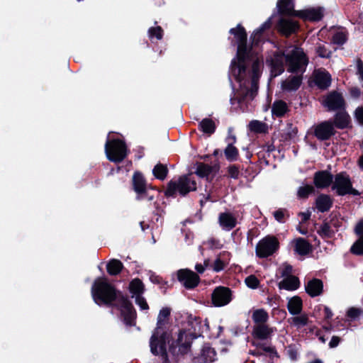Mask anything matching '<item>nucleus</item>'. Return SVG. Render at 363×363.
<instances>
[{
	"instance_id": "nucleus-1",
	"label": "nucleus",
	"mask_w": 363,
	"mask_h": 363,
	"mask_svg": "<svg viewBox=\"0 0 363 363\" xmlns=\"http://www.w3.org/2000/svg\"><path fill=\"white\" fill-rule=\"evenodd\" d=\"M286 61L287 70L290 72L303 73L308 65V60L303 50L294 45L287 48L285 53H275L267 60L271 67L272 76L275 77L281 74L284 70V61Z\"/></svg>"
},
{
	"instance_id": "nucleus-2",
	"label": "nucleus",
	"mask_w": 363,
	"mask_h": 363,
	"mask_svg": "<svg viewBox=\"0 0 363 363\" xmlns=\"http://www.w3.org/2000/svg\"><path fill=\"white\" fill-rule=\"evenodd\" d=\"M238 40L237 57L231 64V72L235 79L241 82L245 74V60L249 57L250 51L246 46L247 34L244 28L238 26L230 31Z\"/></svg>"
},
{
	"instance_id": "nucleus-3",
	"label": "nucleus",
	"mask_w": 363,
	"mask_h": 363,
	"mask_svg": "<svg viewBox=\"0 0 363 363\" xmlns=\"http://www.w3.org/2000/svg\"><path fill=\"white\" fill-rule=\"evenodd\" d=\"M91 295L97 304L101 303L109 304L118 298L115 289L104 277L98 278L94 281L91 288Z\"/></svg>"
},
{
	"instance_id": "nucleus-4",
	"label": "nucleus",
	"mask_w": 363,
	"mask_h": 363,
	"mask_svg": "<svg viewBox=\"0 0 363 363\" xmlns=\"http://www.w3.org/2000/svg\"><path fill=\"white\" fill-rule=\"evenodd\" d=\"M170 337L168 333H157L153 332L150 340V347L151 352L162 357L164 363H167L168 354L167 344L169 343Z\"/></svg>"
},
{
	"instance_id": "nucleus-5",
	"label": "nucleus",
	"mask_w": 363,
	"mask_h": 363,
	"mask_svg": "<svg viewBox=\"0 0 363 363\" xmlns=\"http://www.w3.org/2000/svg\"><path fill=\"white\" fill-rule=\"evenodd\" d=\"M196 189V182L189 176H183L177 182L169 183L165 194L167 196H173L178 191L181 195L184 196L191 191H195Z\"/></svg>"
},
{
	"instance_id": "nucleus-6",
	"label": "nucleus",
	"mask_w": 363,
	"mask_h": 363,
	"mask_svg": "<svg viewBox=\"0 0 363 363\" xmlns=\"http://www.w3.org/2000/svg\"><path fill=\"white\" fill-rule=\"evenodd\" d=\"M332 189L335 191L339 196H344L348 194L353 195L359 194V192L352 188L350 177L343 172L337 174L333 177Z\"/></svg>"
},
{
	"instance_id": "nucleus-7",
	"label": "nucleus",
	"mask_w": 363,
	"mask_h": 363,
	"mask_svg": "<svg viewBox=\"0 0 363 363\" xmlns=\"http://www.w3.org/2000/svg\"><path fill=\"white\" fill-rule=\"evenodd\" d=\"M105 152L107 158L114 162H120L126 157V147L122 140H113L106 142Z\"/></svg>"
},
{
	"instance_id": "nucleus-8",
	"label": "nucleus",
	"mask_w": 363,
	"mask_h": 363,
	"mask_svg": "<svg viewBox=\"0 0 363 363\" xmlns=\"http://www.w3.org/2000/svg\"><path fill=\"white\" fill-rule=\"evenodd\" d=\"M279 247V242L274 236H266L259 241L256 246V255L261 258L273 255Z\"/></svg>"
},
{
	"instance_id": "nucleus-9",
	"label": "nucleus",
	"mask_w": 363,
	"mask_h": 363,
	"mask_svg": "<svg viewBox=\"0 0 363 363\" xmlns=\"http://www.w3.org/2000/svg\"><path fill=\"white\" fill-rule=\"evenodd\" d=\"M211 299L215 306H225L231 301V291L224 286L216 287L212 293Z\"/></svg>"
},
{
	"instance_id": "nucleus-10",
	"label": "nucleus",
	"mask_w": 363,
	"mask_h": 363,
	"mask_svg": "<svg viewBox=\"0 0 363 363\" xmlns=\"http://www.w3.org/2000/svg\"><path fill=\"white\" fill-rule=\"evenodd\" d=\"M178 280L186 289L196 287L200 281L199 277L194 272L189 269H180L177 272Z\"/></svg>"
},
{
	"instance_id": "nucleus-11",
	"label": "nucleus",
	"mask_w": 363,
	"mask_h": 363,
	"mask_svg": "<svg viewBox=\"0 0 363 363\" xmlns=\"http://www.w3.org/2000/svg\"><path fill=\"white\" fill-rule=\"evenodd\" d=\"M262 61L257 59L252 65V88L250 90L245 91V89H241L240 91V95H243L242 99L249 97L250 99H252L257 92V85L256 83L257 79H258L261 67H262Z\"/></svg>"
},
{
	"instance_id": "nucleus-12",
	"label": "nucleus",
	"mask_w": 363,
	"mask_h": 363,
	"mask_svg": "<svg viewBox=\"0 0 363 363\" xmlns=\"http://www.w3.org/2000/svg\"><path fill=\"white\" fill-rule=\"evenodd\" d=\"M120 310L126 324H131L135 318V313L131 303L123 296H120Z\"/></svg>"
},
{
	"instance_id": "nucleus-13",
	"label": "nucleus",
	"mask_w": 363,
	"mask_h": 363,
	"mask_svg": "<svg viewBox=\"0 0 363 363\" xmlns=\"http://www.w3.org/2000/svg\"><path fill=\"white\" fill-rule=\"evenodd\" d=\"M170 313H171V309L167 307L162 308L160 311L157 318V326L154 330L155 333H167L165 330V328H167V325L169 324Z\"/></svg>"
},
{
	"instance_id": "nucleus-14",
	"label": "nucleus",
	"mask_w": 363,
	"mask_h": 363,
	"mask_svg": "<svg viewBox=\"0 0 363 363\" xmlns=\"http://www.w3.org/2000/svg\"><path fill=\"white\" fill-rule=\"evenodd\" d=\"M323 16L320 8H311L305 10L297 11L295 16H298L305 21H319Z\"/></svg>"
},
{
	"instance_id": "nucleus-15",
	"label": "nucleus",
	"mask_w": 363,
	"mask_h": 363,
	"mask_svg": "<svg viewBox=\"0 0 363 363\" xmlns=\"http://www.w3.org/2000/svg\"><path fill=\"white\" fill-rule=\"evenodd\" d=\"M323 105L328 110H335L344 106V99L340 94L332 92L325 97L323 101Z\"/></svg>"
},
{
	"instance_id": "nucleus-16",
	"label": "nucleus",
	"mask_w": 363,
	"mask_h": 363,
	"mask_svg": "<svg viewBox=\"0 0 363 363\" xmlns=\"http://www.w3.org/2000/svg\"><path fill=\"white\" fill-rule=\"evenodd\" d=\"M334 134V126L328 121L318 125L315 128V135L321 140H327Z\"/></svg>"
},
{
	"instance_id": "nucleus-17",
	"label": "nucleus",
	"mask_w": 363,
	"mask_h": 363,
	"mask_svg": "<svg viewBox=\"0 0 363 363\" xmlns=\"http://www.w3.org/2000/svg\"><path fill=\"white\" fill-rule=\"evenodd\" d=\"M333 175L327 171H320L315 174L313 182L317 188L324 189L332 184Z\"/></svg>"
},
{
	"instance_id": "nucleus-18",
	"label": "nucleus",
	"mask_w": 363,
	"mask_h": 363,
	"mask_svg": "<svg viewBox=\"0 0 363 363\" xmlns=\"http://www.w3.org/2000/svg\"><path fill=\"white\" fill-rule=\"evenodd\" d=\"M291 244L294 252L299 255H306L312 251V245L304 238H295L291 242Z\"/></svg>"
},
{
	"instance_id": "nucleus-19",
	"label": "nucleus",
	"mask_w": 363,
	"mask_h": 363,
	"mask_svg": "<svg viewBox=\"0 0 363 363\" xmlns=\"http://www.w3.org/2000/svg\"><path fill=\"white\" fill-rule=\"evenodd\" d=\"M313 80L315 84L322 89H327L331 84V77L325 70H315L313 72Z\"/></svg>"
},
{
	"instance_id": "nucleus-20",
	"label": "nucleus",
	"mask_w": 363,
	"mask_h": 363,
	"mask_svg": "<svg viewBox=\"0 0 363 363\" xmlns=\"http://www.w3.org/2000/svg\"><path fill=\"white\" fill-rule=\"evenodd\" d=\"M274 330V328L265 323L255 325L252 330V336L259 340H265L269 338Z\"/></svg>"
},
{
	"instance_id": "nucleus-21",
	"label": "nucleus",
	"mask_w": 363,
	"mask_h": 363,
	"mask_svg": "<svg viewBox=\"0 0 363 363\" xmlns=\"http://www.w3.org/2000/svg\"><path fill=\"white\" fill-rule=\"evenodd\" d=\"M278 28L282 34L288 36L298 29V25L295 21L282 18L279 22Z\"/></svg>"
},
{
	"instance_id": "nucleus-22",
	"label": "nucleus",
	"mask_w": 363,
	"mask_h": 363,
	"mask_svg": "<svg viewBox=\"0 0 363 363\" xmlns=\"http://www.w3.org/2000/svg\"><path fill=\"white\" fill-rule=\"evenodd\" d=\"M133 183L134 190L138 193V199H143V194L146 193V183L143 176L139 173L135 172L133 177Z\"/></svg>"
},
{
	"instance_id": "nucleus-23",
	"label": "nucleus",
	"mask_w": 363,
	"mask_h": 363,
	"mask_svg": "<svg viewBox=\"0 0 363 363\" xmlns=\"http://www.w3.org/2000/svg\"><path fill=\"white\" fill-rule=\"evenodd\" d=\"M218 222L220 227L226 230H230L235 227L237 220L230 213H221L218 216Z\"/></svg>"
},
{
	"instance_id": "nucleus-24",
	"label": "nucleus",
	"mask_w": 363,
	"mask_h": 363,
	"mask_svg": "<svg viewBox=\"0 0 363 363\" xmlns=\"http://www.w3.org/2000/svg\"><path fill=\"white\" fill-rule=\"evenodd\" d=\"M301 82L302 77L299 75L289 77L281 82V87L285 91H294L299 88Z\"/></svg>"
},
{
	"instance_id": "nucleus-25",
	"label": "nucleus",
	"mask_w": 363,
	"mask_h": 363,
	"mask_svg": "<svg viewBox=\"0 0 363 363\" xmlns=\"http://www.w3.org/2000/svg\"><path fill=\"white\" fill-rule=\"evenodd\" d=\"M323 287V282L320 279H314L308 282L306 291L311 296L314 297L321 294Z\"/></svg>"
},
{
	"instance_id": "nucleus-26",
	"label": "nucleus",
	"mask_w": 363,
	"mask_h": 363,
	"mask_svg": "<svg viewBox=\"0 0 363 363\" xmlns=\"http://www.w3.org/2000/svg\"><path fill=\"white\" fill-rule=\"evenodd\" d=\"M299 280L296 277L288 276L284 279L279 284V287L281 289H286L288 291H294L299 287Z\"/></svg>"
},
{
	"instance_id": "nucleus-27",
	"label": "nucleus",
	"mask_w": 363,
	"mask_h": 363,
	"mask_svg": "<svg viewBox=\"0 0 363 363\" xmlns=\"http://www.w3.org/2000/svg\"><path fill=\"white\" fill-rule=\"evenodd\" d=\"M294 3L292 0H279L277 8L279 12L289 16H295L297 11L294 10Z\"/></svg>"
},
{
	"instance_id": "nucleus-28",
	"label": "nucleus",
	"mask_w": 363,
	"mask_h": 363,
	"mask_svg": "<svg viewBox=\"0 0 363 363\" xmlns=\"http://www.w3.org/2000/svg\"><path fill=\"white\" fill-rule=\"evenodd\" d=\"M315 203L319 211L325 212L330 208L333 201L329 196L321 194L316 199Z\"/></svg>"
},
{
	"instance_id": "nucleus-29",
	"label": "nucleus",
	"mask_w": 363,
	"mask_h": 363,
	"mask_svg": "<svg viewBox=\"0 0 363 363\" xmlns=\"http://www.w3.org/2000/svg\"><path fill=\"white\" fill-rule=\"evenodd\" d=\"M287 308L292 315H298L302 311V301L300 297L296 296L288 301Z\"/></svg>"
},
{
	"instance_id": "nucleus-30",
	"label": "nucleus",
	"mask_w": 363,
	"mask_h": 363,
	"mask_svg": "<svg viewBox=\"0 0 363 363\" xmlns=\"http://www.w3.org/2000/svg\"><path fill=\"white\" fill-rule=\"evenodd\" d=\"M248 129L255 133H266L268 132V125L260 121L253 120L248 124Z\"/></svg>"
},
{
	"instance_id": "nucleus-31",
	"label": "nucleus",
	"mask_w": 363,
	"mask_h": 363,
	"mask_svg": "<svg viewBox=\"0 0 363 363\" xmlns=\"http://www.w3.org/2000/svg\"><path fill=\"white\" fill-rule=\"evenodd\" d=\"M334 123L337 128H345L350 124V116L345 112H340L336 114Z\"/></svg>"
},
{
	"instance_id": "nucleus-32",
	"label": "nucleus",
	"mask_w": 363,
	"mask_h": 363,
	"mask_svg": "<svg viewBox=\"0 0 363 363\" xmlns=\"http://www.w3.org/2000/svg\"><path fill=\"white\" fill-rule=\"evenodd\" d=\"M252 318L255 325H259L266 323L268 320L269 315L264 309H257L253 312Z\"/></svg>"
},
{
	"instance_id": "nucleus-33",
	"label": "nucleus",
	"mask_w": 363,
	"mask_h": 363,
	"mask_svg": "<svg viewBox=\"0 0 363 363\" xmlns=\"http://www.w3.org/2000/svg\"><path fill=\"white\" fill-rule=\"evenodd\" d=\"M200 129L204 133L211 135L216 130L215 123L210 118H204L199 123Z\"/></svg>"
},
{
	"instance_id": "nucleus-34",
	"label": "nucleus",
	"mask_w": 363,
	"mask_h": 363,
	"mask_svg": "<svg viewBox=\"0 0 363 363\" xmlns=\"http://www.w3.org/2000/svg\"><path fill=\"white\" fill-rule=\"evenodd\" d=\"M288 111L286 104L283 101H277L273 104L272 112V114L280 117L284 115Z\"/></svg>"
},
{
	"instance_id": "nucleus-35",
	"label": "nucleus",
	"mask_w": 363,
	"mask_h": 363,
	"mask_svg": "<svg viewBox=\"0 0 363 363\" xmlns=\"http://www.w3.org/2000/svg\"><path fill=\"white\" fill-rule=\"evenodd\" d=\"M308 318L306 314H301L299 315L294 316L288 320V322L299 328L301 327L305 326L308 324Z\"/></svg>"
},
{
	"instance_id": "nucleus-36",
	"label": "nucleus",
	"mask_w": 363,
	"mask_h": 363,
	"mask_svg": "<svg viewBox=\"0 0 363 363\" xmlns=\"http://www.w3.org/2000/svg\"><path fill=\"white\" fill-rule=\"evenodd\" d=\"M107 271L111 275L118 274L123 268V264L118 259H111L106 266Z\"/></svg>"
},
{
	"instance_id": "nucleus-37",
	"label": "nucleus",
	"mask_w": 363,
	"mask_h": 363,
	"mask_svg": "<svg viewBox=\"0 0 363 363\" xmlns=\"http://www.w3.org/2000/svg\"><path fill=\"white\" fill-rule=\"evenodd\" d=\"M315 51L318 56L325 58L330 57L333 52L330 48V45L326 43H318Z\"/></svg>"
},
{
	"instance_id": "nucleus-38",
	"label": "nucleus",
	"mask_w": 363,
	"mask_h": 363,
	"mask_svg": "<svg viewBox=\"0 0 363 363\" xmlns=\"http://www.w3.org/2000/svg\"><path fill=\"white\" fill-rule=\"evenodd\" d=\"M130 291L132 294L137 296H140L143 292L144 286L142 281L138 279H133L130 284Z\"/></svg>"
},
{
	"instance_id": "nucleus-39",
	"label": "nucleus",
	"mask_w": 363,
	"mask_h": 363,
	"mask_svg": "<svg viewBox=\"0 0 363 363\" xmlns=\"http://www.w3.org/2000/svg\"><path fill=\"white\" fill-rule=\"evenodd\" d=\"M270 22L266 21L258 29H257L251 36L252 39V45H255L258 43L262 32L270 27Z\"/></svg>"
},
{
	"instance_id": "nucleus-40",
	"label": "nucleus",
	"mask_w": 363,
	"mask_h": 363,
	"mask_svg": "<svg viewBox=\"0 0 363 363\" xmlns=\"http://www.w3.org/2000/svg\"><path fill=\"white\" fill-rule=\"evenodd\" d=\"M167 172L168 170L167 167L162 164H157L152 170V173L155 177L161 180L165 179Z\"/></svg>"
},
{
	"instance_id": "nucleus-41",
	"label": "nucleus",
	"mask_w": 363,
	"mask_h": 363,
	"mask_svg": "<svg viewBox=\"0 0 363 363\" xmlns=\"http://www.w3.org/2000/svg\"><path fill=\"white\" fill-rule=\"evenodd\" d=\"M225 155L230 161L236 160L238 157V150L232 144H229L225 149Z\"/></svg>"
},
{
	"instance_id": "nucleus-42",
	"label": "nucleus",
	"mask_w": 363,
	"mask_h": 363,
	"mask_svg": "<svg viewBox=\"0 0 363 363\" xmlns=\"http://www.w3.org/2000/svg\"><path fill=\"white\" fill-rule=\"evenodd\" d=\"M318 233L324 238H330L334 234L333 230L328 223L322 224L318 230Z\"/></svg>"
},
{
	"instance_id": "nucleus-43",
	"label": "nucleus",
	"mask_w": 363,
	"mask_h": 363,
	"mask_svg": "<svg viewBox=\"0 0 363 363\" xmlns=\"http://www.w3.org/2000/svg\"><path fill=\"white\" fill-rule=\"evenodd\" d=\"M213 168L208 164H201L199 165L196 169V174L201 177L208 176Z\"/></svg>"
},
{
	"instance_id": "nucleus-44",
	"label": "nucleus",
	"mask_w": 363,
	"mask_h": 363,
	"mask_svg": "<svg viewBox=\"0 0 363 363\" xmlns=\"http://www.w3.org/2000/svg\"><path fill=\"white\" fill-rule=\"evenodd\" d=\"M202 356L206 362H213L216 358V352L211 347H205L202 350Z\"/></svg>"
},
{
	"instance_id": "nucleus-45",
	"label": "nucleus",
	"mask_w": 363,
	"mask_h": 363,
	"mask_svg": "<svg viewBox=\"0 0 363 363\" xmlns=\"http://www.w3.org/2000/svg\"><path fill=\"white\" fill-rule=\"evenodd\" d=\"M351 251L352 253L357 255H363V236L360 237V238L353 244L351 247Z\"/></svg>"
},
{
	"instance_id": "nucleus-46",
	"label": "nucleus",
	"mask_w": 363,
	"mask_h": 363,
	"mask_svg": "<svg viewBox=\"0 0 363 363\" xmlns=\"http://www.w3.org/2000/svg\"><path fill=\"white\" fill-rule=\"evenodd\" d=\"M314 191V188L311 185H305L299 187L298 190V196L299 198H306L310 194Z\"/></svg>"
},
{
	"instance_id": "nucleus-47",
	"label": "nucleus",
	"mask_w": 363,
	"mask_h": 363,
	"mask_svg": "<svg viewBox=\"0 0 363 363\" xmlns=\"http://www.w3.org/2000/svg\"><path fill=\"white\" fill-rule=\"evenodd\" d=\"M245 281L247 286L252 289L257 288L259 284L258 279L254 275L247 277Z\"/></svg>"
},
{
	"instance_id": "nucleus-48",
	"label": "nucleus",
	"mask_w": 363,
	"mask_h": 363,
	"mask_svg": "<svg viewBox=\"0 0 363 363\" xmlns=\"http://www.w3.org/2000/svg\"><path fill=\"white\" fill-rule=\"evenodd\" d=\"M148 32L150 38L156 37L157 39L160 40L162 37V30L160 26L150 28Z\"/></svg>"
},
{
	"instance_id": "nucleus-49",
	"label": "nucleus",
	"mask_w": 363,
	"mask_h": 363,
	"mask_svg": "<svg viewBox=\"0 0 363 363\" xmlns=\"http://www.w3.org/2000/svg\"><path fill=\"white\" fill-rule=\"evenodd\" d=\"M346 41V35L342 32L337 33L333 37V43L337 45H342Z\"/></svg>"
},
{
	"instance_id": "nucleus-50",
	"label": "nucleus",
	"mask_w": 363,
	"mask_h": 363,
	"mask_svg": "<svg viewBox=\"0 0 363 363\" xmlns=\"http://www.w3.org/2000/svg\"><path fill=\"white\" fill-rule=\"evenodd\" d=\"M228 172L229 176L233 179H238L240 174L239 169L235 165H231L228 167Z\"/></svg>"
},
{
	"instance_id": "nucleus-51",
	"label": "nucleus",
	"mask_w": 363,
	"mask_h": 363,
	"mask_svg": "<svg viewBox=\"0 0 363 363\" xmlns=\"http://www.w3.org/2000/svg\"><path fill=\"white\" fill-rule=\"evenodd\" d=\"M135 302L143 310H147L149 308L148 304L147 303L145 299L141 296H135Z\"/></svg>"
},
{
	"instance_id": "nucleus-52",
	"label": "nucleus",
	"mask_w": 363,
	"mask_h": 363,
	"mask_svg": "<svg viewBox=\"0 0 363 363\" xmlns=\"http://www.w3.org/2000/svg\"><path fill=\"white\" fill-rule=\"evenodd\" d=\"M355 118L362 125H363V106L358 107L354 112Z\"/></svg>"
},
{
	"instance_id": "nucleus-53",
	"label": "nucleus",
	"mask_w": 363,
	"mask_h": 363,
	"mask_svg": "<svg viewBox=\"0 0 363 363\" xmlns=\"http://www.w3.org/2000/svg\"><path fill=\"white\" fill-rule=\"evenodd\" d=\"M292 272V267L289 264H284L281 268V274L283 277H287L288 276H291V274Z\"/></svg>"
},
{
	"instance_id": "nucleus-54",
	"label": "nucleus",
	"mask_w": 363,
	"mask_h": 363,
	"mask_svg": "<svg viewBox=\"0 0 363 363\" xmlns=\"http://www.w3.org/2000/svg\"><path fill=\"white\" fill-rule=\"evenodd\" d=\"M362 311L359 308H351L347 311V315L351 318H355L361 314Z\"/></svg>"
},
{
	"instance_id": "nucleus-55",
	"label": "nucleus",
	"mask_w": 363,
	"mask_h": 363,
	"mask_svg": "<svg viewBox=\"0 0 363 363\" xmlns=\"http://www.w3.org/2000/svg\"><path fill=\"white\" fill-rule=\"evenodd\" d=\"M213 270L216 272L221 271L222 269H224L223 262L219 258L216 259L213 263Z\"/></svg>"
},
{
	"instance_id": "nucleus-56",
	"label": "nucleus",
	"mask_w": 363,
	"mask_h": 363,
	"mask_svg": "<svg viewBox=\"0 0 363 363\" xmlns=\"http://www.w3.org/2000/svg\"><path fill=\"white\" fill-rule=\"evenodd\" d=\"M274 216L278 222L282 223L285 217V212L282 210H278L274 213Z\"/></svg>"
},
{
	"instance_id": "nucleus-57",
	"label": "nucleus",
	"mask_w": 363,
	"mask_h": 363,
	"mask_svg": "<svg viewBox=\"0 0 363 363\" xmlns=\"http://www.w3.org/2000/svg\"><path fill=\"white\" fill-rule=\"evenodd\" d=\"M357 74L359 79L363 81V62L361 60L357 61Z\"/></svg>"
},
{
	"instance_id": "nucleus-58",
	"label": "nucleus",
	"mask_w": 363,
	"mask_h": 363,
	"mask_svg": "<svg viewBox=\"0 0 363 363\" xmlns=\"http://www.w3.org/2000/svg\"><path fill=\"white\" fill-rule=\"evenodd\" d=\"M208 264H209V261L205 260L203 265L201 264H197L195 266V269L199 273H203L204 272L206 267H208Z\"/></svg>"
},
{
	"instance_id": "nucleus-59",
	"label": "nucleus",
	"mask_w": 363,
	"mask_h": 363,
	"mask_svg": "<svg viewBox=\"0 0 363 363\" xmlns=\"http://www.w3.org/2000/svg\"><path fill=\"white\" fill-rule=\"evenodd\" d=\"M355 233L360 235V237L363 236V220H361L355 227Z\"/></svg>"
},
{
	"instance_id": "nucleus-60",
	"label": "nucleus",
	"mask_w": 363,
	"mask_h": 363,
	"mask_svg": "<svg viewBox=\"0 0 363 363\" xmlns=\"http://www.w3.org/2000/svg\"><path fill=\"white\" fill-rule=\"evenodd\" d=\"M262 351L263 352H273V349L272 347H270L260 346L258 348L257 353L261 354H262Z\"/></svg>"
},
{
	"instance_id": "nucleus-61",
	"label": "nucleus",
	"mask_w": 363,
	"mask_h": 363,
	"mask_svg": "<svg viewBox=\"0 0 363 363\" xmlns=\"http://www.w3.org/2000/svg\"><path fill=\"white\" fill-rule=\"evenodd\" d=\"M189 346L190 345L189 343H184V344L179 345V352L182 354L186 352Z\"/></svg>"
},
{
	"instance_id": "nucleus-62",
	"label": "nucleus",
	"mask_w": 363,
	"mask_h": 363,
	"mask_svg": "<svg viewBox=\"0 0 363 363\" xmlns=\"http://www.w3.org/2000/svg\"><path fill=\"white\" fill-rule=\"evenodd\" d=\"M339 342H340V338L338 337L334 336L332 337V339L329 343V345L330 347H335L339 344Z\"/></svg>"
},
{
	"instance_id": "nucleus-63",
	"label": "nucleus",
	"mask_w": 363,
	"mask_h": 363,
	"mask_svg": "<svg viewBox=\"0 0 363 363\" xmlns=\"http://www.w3.org/2000/svg\"><path fill=\"white\" fill-rule=\"evenodd\" d=\"M299 216L301 218L302 221H306L310 218V212H302L299 213Z\"/></svg>"
},
{
	"instance_id": "nucleus-64",
	"label": "nucleus",
	"mask_w": 363,
	"mask_h": 363,
	"mask_svg": "<svg viewBox=\"0 0 363 363\" xmlns=\"http://www.w3.org/2000/svg\"><path fill=\"white\" fill-rule=\"evenodd\" d=\"M231 132H232V128H229V130H228V138L229 140H230L232 141V143H235V141H236V137H235V135H233V134L231 133Z\"/></svg>"
}]
</instances>
